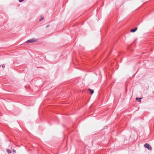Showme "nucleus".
Wrapping results in <instances>:
<instances>
[{"label": "nucleus", "mask_w": 154, "mask_h": 154, "mask_svg": "<svg viewBox=\"0 0 154 154\" xmlns=\"http://www.w3.org/2000/svg\"><path fill=\"white\" fill-rule=\"evenodd\" d=\"M49 26V25H48V26H46V28H47V27H48Z\"/></svg>", "instance_id": "9d476101"}, {"label": "nucleus", "mask_w": 154, "mask_h": 154, "mask_svg": "<svg viewBox=\"0 0 154 154\" xmlns=\"http://www.w3.org/2000/svg\"><path fill=\"white\" fill-rule=\"evenodd\" d=\"M24 0H19V2H22Z\"/></svg>", "instance_id": "1a4fd4ad"}, {"label": "nucleus", "mask_w": 154, "mask_h": 154, "mask_svg": "<svg viewBox=\"0 0 154 154\" xmlns=\"http://www.w3.org/2000/svg\"><path fill=\"white\" fill-rule=\"evenodd\" d=\"M7 152L8 154H10L11 152L10 150L8 149H7Z\"/></svg>", "instance_id": "423d86ee"}, {"label": "nucleus", "mask_w": 154, "mask_h": 154, "mask_svg": "<svg viewBox=\"0 0 154 154\" xmlns=\"http://www.w3.org/2000/svg\"><path fill=\"white\" fill-rule=\"evenodd\" d=\"M88 90L91 94H92L94 93V91L93 90L89 89H88Z\"/></svg>", "instance_id": "20e7f679"}, {"label": "nucleus", "mask_w": 154, "mask_h": 154, "mask_svg": "<svg viewBox=\"0 0 154 154\" xmlns=\"http://www.w3.org/2000/svg\"><path fill=\"white\" fill-rule=\"evenodd\" d=\"M2 67L4 68L5 67V64H3L2 65Z\"/></svg>", "instance_id": "6e6552de"}, {"label": "nucleus", "mask_w": 154, "mask_h": 154, "mask_svg": "<svg viewBox=\"0 0 154 154\" xmlns=\"http://www.w3.org/2000/svg\"><path fill=\"white\" fill-rule=\"evenodd\" d=\"M145 148H147L148 150H151L152 149L151 147L148 143H146L144 145Z\"/></svg>", "instance_id": "f03ea898"}, {"label": "nucleus", "mask_w": 154, "mask_h": 154, "mask_svg": "<svg viewBox=\"0 0 154 154\" xmlns=\"http://www.w3.org/2000/svg\"><path fill=\"white\" fill-rule=\"evenodd\" d=\"M137 28L136 27L134 28L131 29L130 31L131 32H135L137 30Z\"/></svg>", "instance_id": "7ed1b4c3"}, {"label": "nucleus", "mask_w": 154, "mask_h": 154, "mask_svg": "<svg viewBox=\"0 0 154 154\" xmlns=\"http://www.w3.org/2000/svg\"><path fill=\"white\" fill-rule=\"evenodd\" d=\"M14 152H15V150H14Z\"/></svg>", "instance_id": "9b49d317"}, {"label": "nucleus", "mask_w": 154, "mask_h": 154, "mask_svg": "<svg viewBox=\"0 0 154 154\" xmlns=\"http://www.w3.org/2000/svg\"><path fill=\"white\" fill-rule=\"evenodd\" d=\"M44 19V18L43 17L41 19L39 20V21H41L42 20Z\"/></svg>", "instance_id": "0eeeda50"}, {"label": "nucleus", "mask_w": 154, "mask_h": 154, "mask_svg": "<svg viewBox=\"0 0 154 154\" xmlns=\"http://www.w3.org/2000/svg\"><path fill=\"white\" fill-rule=\"evenodd\" d=\"M141 98H139L137 97L136 98V100H137L139 102H140L141 101Z\"/></svg>", "instance_id": "39448f33"}, {"label": "nucleus", "mask_w": 154, "mask_h": 154, "mask_svg": "<svg viewBox=\"0 0 154 154\" xmlns=\"http://www.w3.org/2000/svg\"><path fill=\"white\" fill-rule=\"evenodd\" d=\"M37 41V40L34 38H32L31 39L28 40L26 42V43H29L32 42H35Z\"/></svg>", "instance_id": "f257e3e1"}]
</instances>
